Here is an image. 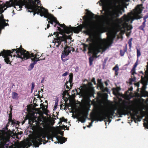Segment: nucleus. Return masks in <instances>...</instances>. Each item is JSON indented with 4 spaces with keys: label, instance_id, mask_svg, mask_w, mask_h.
<instances>
[{
    "label": "nucleus",
    "instance_id": "nucleus-23",
    "mask_svg": "<svg viewBox=\"0 0 148 148\" xmlns=\"http://www.w3.org/2000/svg\"><path fill=\"white\" fill-rule=\"evenodd\" d=\"M25 2L22 0H19L17 2V3L20 6L25 5Z\"/></svg>",
    "mask_w": 148,
    "mask_h": 148
},
{
    "label": "nucleus",
    "instance_id": "nucleus-4",
    "mask_svg": "<svg viewBox=\"0 0 148 148\" xmlns=\"http://www.w3.org/2000/svg\"><path fill=\"white\" fill-rule=\"evenodd\" d=\"M115 113L114 110L113 109L108 110L104 109L99 112L93 117L95 121H101L105 119L108 120V121L110 122L112 119V116Z\"/></svg>",
    "mask_w": 148,
    "mask_h": 148
},
{
    "label": "nucleus",
    "instance_id": "nucleus-27",
    "mask_svg": "<svg viewBox=\"0 0 148 148\" xmlns=\"http://www.w3.org/2000/svg\"><path fill=\"white\" fill-rule=\"evenodd\" d=\"M46 135H45L42 134V137H41V139H42L43 141V143L44 144H45L46 143L48 142V140L46 141L45 140V138L46 137Z\"/></svg>",
    "mask_w": 148,
    "mask_h": 148
},
{
    "label": "nucleus",
    "instance_id": "nucleus-24",
    "mask_svg": "<svg viewBox=\"0 0 148 148\" xmlns=\"http://www.w3.org/2000/svg\"><path fill=\"white\" fill-rule=\"evenodd\" d=\"M92 43L91 44H92ZM90 43L89 44V45H87L85 43H82V45L83 46V48H84V51H86L87 50V48H88H88L90 47Z\"/></svg>",
    "mask_w": 148,
    "mask_h": 148
},
{
    "label": "nucleus",
    "instance_id": "nucleus-54",
    "mask_svg": "<svg viewBox=\"0 0 148 148\" xmlns=\"http://www.w3.org/2000/svg\"><path fill=\"white\" fill-rule=\"evenodd\" d=\"M146 19H147L146 18L143 17V20H144V21L143 23H144L145 24H146L145 23L146 22Z\"/></svg>",
    "mask_w": 148,
    "mask_h": 148
},
{
    "label": "nucleus",
    "instance_id": "nucleus-19",
    "mask_svg": "<svg viewBox=\"0 0 148 148\" xmlns=\"http://www.w3.org/2000/svg\"><path fill=\"white\" fill-rule=\"evenodd\" d=\"M30 58H31L32 61H34L35 63H36V64L37 63V62L38 61L44 60V58H40L37 57H30Z\"/></svg>",
    "mask_w": 148,
    "mask_h": 148
},
{
    "label": "nucleus",
    "instance_id": "nucleus-2",
    "mask_svg": "<svg viewBox=\"0 0 148 148\" xmlns=\"http://www.w3.org/2000/svg\"><path fill=\"white\" fill-rule=\"evenodd\" d=\"M8 128L5 126L3 129L4 132L0 134V148H28L30 147L29 143L23 142H14V144H12L10 146H9L10 142V138L12 137V132L8 130Z\"/></svg>",
    "mask_w": 148,
    "mask_h": 148
},
{
    "label": "nucleus",
    "instance_id": "nucleus-38",
    "mask_svg": "<svg viewBox=\"0 0 148 148\" xmlns=\"http://www.w3.org/2000/svg\"><path fill=\"white\" fill-rule=\"evenodd\" d=\"M132 38H131L129 39L128 42V44H129V45L130 47V49H131L132 47Z\"/></svg>",
    "mask_w": 148,
    "mask_h": 148
},
{
    "label": "nucleus",
    "instance_id": "nucleus-15",
    "mask_svg": "<svg viewBox=\"0 0 148 148\" xmlns=\"http://www.w3.org/2000/svg\"><path fill=\"white\" fill-rule=\"evenodd\" d=\"M94 91L90 89L86 90L84 92L85 95L88 98H90L92 97H94Z\"/></svg>",
    "mask_w": 148,
    "mask_h": 148
},
{
    "label": "nucleus",
    "instance_id": "nucleus-21",
    "mask_svg": "<svg viewBox=\"0 0 148 148\" xmlns=\"http://www.w3.org/2000/svg\"><path fill=\"white\" fill-rule=\"evenodd\" d=\"M0 2H2V1H0ZM6 6L5 4L3 3L2 4H0V10L2 11V12H3L4 10H6L7 9V8H5L4 10H3V8L6 7Z\"/></svg>",
    "mask_w": 148,
    "mask_h": 148
},
{
    "label": "nucleus",
    "instance_id": "nucleus-37",
    "mask_svg": "<svg viewBox=\"0 0 148 148\" xmlns=\"http://www.w3.org/2000/svg\"><path fill=\"white\" fill-rule=\"evenodd\" d=\"M141 56V53L140 51V49H137V56L138 58L139 57Z\"/></svg>",
    "mask_w": 148,
    "mask_h": 148
},
{
    "label": "nucleus",
    "instance_id": "nucleus-20",
    "mask_svg": "<svg viewBox=\"0 0 148 148\" xmlns=\"http://www.w3.org/2000/svg\"><path fill=\"white\" fill-rule=\"evenodd\" d=\"M115 37V36L112 34H110L108 36V39L107 42H108L112 43Z\"/></svg>",
    "mask_w": 148,
    "mask_h": 148
},
{
    "label": "nucleus",
    "instance_id": "nucleus-55",
    "mask_svg": "<svg viewBox=\"0 0 148 148\" xmlns=\"http://www.w3.org/2000/svg\"><path fill=\"white\" fill-rule=\"evenodd\" d=\"M9 118H12V113L11 112H10V114H9Z\"/></svg>",
    "mask_w": 148,
    "mask_h": 148
},
{
    "label": "nucleus",
    "instance_id": "nucleus-40",
    "mask_svg": "<svg viewBox=\"0 0 148 148\" xmlns=\"http://www.w3.org/2000/svg\"><path fill=\"white\" fill-rule=\"evenodd\" d=\"M119 69V67L117 65H116L113 69V70L115 71V72L118 71Z\"/></svg>",
    "mask_w": 148,
    "mask_h": 148
},
{
    "label": "nucleus",
    "instance_id": "nucleus-3",
    "mask_svg": "<svg viewBox=\"0 0 148 148\" xmlns=\"http://www.w3.org/2000/svg\"><path fill=\"white\" fill-rule=\"evenodd\" d=\"M143 4H141L137 5L134 9L133 10V12H131L132 16L131 17L130 19L132 21L135 19H140L142 17L140 15L142 12V11L144 9V7H143ZM121 19L123 22L124 23L126 27H128V24L127 23L130 20L129 17L126 14H124L121 18Z\"/></svg>",
    "mask_w": 148,
    "mask_h": 148
},
{
    "label": "nucleus",
    "instance_id": "nucleus-22",
    "mask_svg": "<svg viewBox=\"0 0 148 148\" xmlns=\"http://www.w3.org/2000/svg\"><path fill=\"white\" fill-rule=\"evenodd\" d=\"M18 94L15 92H13L12 94V98L14 99H18Z\"/></svg>",
    "mask_w": 148,
    "mask_h": 148
},
{
    "label": "nucleus",
    "instance_id": "nucleus-29",
    "mask_svg": "<svg viewBox=\"0 0 148 148\" xmlns=\"http://www.w3.org/2000/svg\"><path fill=\"white\" fill-rule=\"evenodd\" d=\"M94 58L93 57H90L89 58V64L90 66H91L92 64V62L94 60Z\"/></svg>",
    "mask_w": 148,
    "mask_h": 148
},
{
    "label": "nucleus",
    "instance_id": "nucleus-47",
    "mask_svg": "<svg viewBox=\"0 0 148 148\" xmlns=\"http://www.w3.org/2000/svg\"><path fill=\"white\" fill-rule=\"evenodd\" d=\"M68 74V72H65L64 73H63L62 74V76L63 77L65 76H66Z\"/></svg>",
    "mask_w": 148,
    "mask_h": 148
},
{
    "label": "nucleus",
    "instance_id": "nucleus-14",
    "mask_svg": "<svg viewBox=\"0 0 148 148\" xmlns=\"http://www.w3.org/2000/svg\"><path fill=\"white\" fill-rule=\"evenodd\" d=\"M64 48L63 51L62 52L61 56V58L62 61L64 62L66 61L68 59L65 58L69 55V53L71 52V49L73 48H71V47L68 46L66 45Z\"/></svg>",
    "mask_w": 148,
    "mask_h": 148
},
{
    "label": "nucleus",
    "instance_id": "nucleus-5",
    "mask_svg": "<svg viewBox=\"0 0 148 148\" xmlns=\"http://www.w3.org/2000/svg\"><path fill=\"white\" fill-rule=\"evenodd\" d=\"M132 110L130 107L123 103L118 109L117 113L119 115V117H122V115H125L130 114L131 116L132 119L134 120L135 123H136V121H140V120L138 118L139 116L137 115L138 113V111H136L135 114H132L131 113Z\"/></svg>",
    "mask_w": 148,
    "mask_h": 148
},
{
    "label": "nucleus",
    "instance_id": "nucleus-25",
    "mask_svg": "<svg viewBox=\"0 0 148 148\" xmlns=\"http://www.w3.org/2000/svg\"><path fill=\"white\" fill-rule=\"evenodd\" d=\"M33 62L32 63L29 65V70H32L33 68L34 67V65L36 64V63H35L34 61H32Z\"/></svg>",
    "mask_w": 148,
    "mask_h": 148
},
{
    "label": "nucleus",
    "instance_id": "nucleus-13",
    "mask_svg": "<svg viewBox=\"0 0 148 148\" xmlns=\"http://www.w3.org/2000/svg\"><path fill=\"white\" fill-rule=\"evenodd\" d=\"M42 134H38L32 140V142L35 147H38L39 145L42 144V142L43 141L42 139H41Z\"/></svg>",
    "mask_w": 148,
    "mask_h": 148
},
{
    "label": "nucleus",
    "instance_id": "nucleus-61",
    "mask_svg": "<svg viewBox=\"0 0 148 148\" xmlns=\"http://www.w3.org/2000/svg\"><path fill=\"white\" fill-rule=\"evenodd\" d=\"M115 75H116V76L117 75H118V71H117L116 72H115Z\"/></svg>",
    "mask_w": 148,
    "mask_h": 148
},
{
    "label": "nucleus",
    "instance_id": "nucleus-10",
    "mask_svg": "<svg viewBox=\"0 0 148 148\" xmlns=\"http://www.w3.org/2000/svg\"><path fill=\"white\" fill-rule=\"evenodd\" d=\"M64 32L63 34H62V36H59V34H57L56 36V38H54V41L55 42L58 43V45H56V47H58L59 46L62 44L61 46L62 47H63V43L65 45H66L67 42V39L69 38V36L66 35Z\"/></svg>",
    "mask_w": 148,
    "mask_h": 148
},
{
    "label": "nucleus",
    "instance_id": "nucleus-11",
    "mask_svg": "<svg viewBox=\"0 0 148 148\" xmlns=\"http://www.w3.org/2000/svg\"><path fill=\"white\" fill-rule=\"evenodd\" d=\"M15 53H14L13 52L11 51L10 50L3 49V51L0 52V56H2L4 58L5 61L7 64L10 63L9 57H12V56L15 57Z\"/></svg>",
    "mask_w": 148,
    "mask_h": 148
},
{
    "label": "nucleus",
    "instance_id": "nucleus-12",
    "mask_svg": "<svg viewBox=\"0 0 148 148\" xmlns=\"http://www.w3.org/2000/svg\"><path fill=\"white\" fill-rule=\"evenodd\" d=\"M29 119L30 120H28V122L30 124H32L34 121L36 123V125L38 126L42 127H44L45 126L46 123L44 121V118L43 117L39 116L34 119L31 116Z\"/></svg>",
    "mask_w": 148,
    "mask_h": 148
},
{
    "label": "nucleus",
    "instance_id": "nucleus-53",
    "mask_svg": "<svg viewBox=\"0 0 148 148\" xmlns=\"http://www.w3.org/2000/svg\"><path fill=\"white\" fill-rule=\"evenodd\" d=\"M138 65V62L137 61L134 64V65L133 67H134L136 68V66H137Z\"/></svg>",
    "mask_w": 148,
    "mask_h": 148
},
{
    "label": "nucleus",
    "instance_id": "nucleus-28",
    "mask_svg": "<svg viewBox=\"0 0 148 148\" xmlns=\"http://www.w3.org/2000/svg\"><path fill=\"white\" fill-rule=\"evenodd\" d=\"M146 25V24L142 23V25L139 27V28L143 32H145V30L144 28L145 27Z\"/></svg>",
    "mask_w": 148,
    "mask_h": 148
},
{
    "label": "nucleus",
    "instance_id": "nucleus-32",
    "mask_svg": "<svg viewBox=\"0 0 148 148\" xmlns=\"http://www.w3.org/2000/svg\"><path fill=\"white\" fill-rule=\"evenodd\" d=\"M127 49L126 48L124 50V51H123L121 50H120V55L121 56H124L125 52L126 51Z\"/></svg>",
    "mask_w": 148,
    "mask_h": 148
},
{
    "label": "nucleus",
    "instance_id": "nucleus-9",
    "mask_svg": "<svg viewBox=\"0 0 148 148\" xmlns=\"http://www.w3.org/2000/svg\"><path fill=\"white\" fill-rule=\"evenodd\" d=\"M12 52H13L14 53L16 54L17 56H16L18 58H21L23 61H24L26 60H24V58L25 57H27L26 55L27 54H29V52L25 50L22 47V46L21 45L19 48L12 49Z\"/></svg>",
    "mask_w": 148,
    "mask_h": 148
},
{
    "label": "nucleus",
    "instance_id": "nucleus-52",
    "mask_svg": "<svg viewBox=\"0 0 148 148\" xmlns=\"http://www.w3.org/2000/svg\"><path fill=\"white\" fill-rule=\"evenodd\" d=\"M44 58V60H45V57L44 56L43 53L42 54L41 56H40V58Z\"/></svg>",
    "mask_w": 148,
    "mask_h": 148
},
{
    "label": "nucleus",
    "instance_id": "nucleus-60",
    "mask_svg": "<svg viewBox=\"0 0 148 148\" xmlns=\"http://www.w3.org/2000/svg\"><path fill=\"white\" fill-rule=\"evenodd\" d=\"M49 27H50V25H49V24H48L47 25V28H45V29L46 30L47 29H48Z\"/></svg>",
    "mask_w": 148,
    "mask_h": 148
},
{
    "label": "nucleus",
    "instance_id": "nucleus-43",
    "mask_svg": "<svg viewBox=\"0 0 148 148\" xmlns=\"http://www.w3.org/2000/svg\"><path fill=\"white\" fill-rule=\"evenodd\" d=\"M6 7L7 6V7H10L12 6L11 4L10 3V2H6Z\"/></svg>",
    "mask_w": 148,
    "mask_h": 148
},
{
    "label": "nucleus",
    "instance_id": "nucleus-16",
    "mask_svg": "<svg viewBox=\"0 0 148 148\" xmlns=\"http://www.w3.org/2000/svg\"><path fill=\"white\" fill-rule=\"evenodd\" d=\"M38 52H37L36 53V54L35 55H34V53H30L29 52V54H27L26 55V56H27V57H25L24 58V60H27L29 58H30V57H38L40 58V55L38 54Z\"/></svg>",
    "mask_w": 148,
    "mask_h": 148
},
{
    "label": "nucleus",
    "instance_id": "nucleus-35",
    "mask_svg": "<svg viewBox=\"0 0 148 148\" xmlns=\"http://www.w3.org/2000/svg\"><path fill=\"white\" fill-rule=\"evenodd\" d=\"M56 137H57V136H47V138H48V140H47L48 141V140H52V141H53V138L54 137L56 138Z\"/></svg>",
    "mask_w": 148,
    "mask_h": 148
},
{
    "label": "nucleus",
    "instance_id": "nucleus-30",
    "mask_svg": "<svg viewBox=\"0 0 148 148\" xmlns=\"http://www.w3.org/2000/svg\"><path fill=\"white\" fill-rule=\"evenodd\" d=\"M98 86L100 87V89L101 90H104V86L103 83H100L97 84Z\"/></svg>",
    "mask_w": 148,
    "mask_h": 148
},
{
    "label": "nucleus",
    "instance_id": "nucleus-8",
    "mask_svg": "<svg viewBox=\"0 0 148 148\" xmlns=\"http://www.w3.org/2000/svg\"><path fill=\"white\" fill-rule=\"evenodd\" d=\"M32 10V11L28 10L29 12H34V15H35L36 14L40 15L41 16H45L46 14L47 13V10L45 9L42 7L38 6L35 5L33 7H31L29 8Z\"/></svg>",
    "mask_w": 148,
    "mask_h": 148
},
{
    "label": "nucleus",
    "instance_id": "nucleus-7",
    "mask_svg": "<svg viewBox=\"0 0 148 148\" xmlns=\"http://www.w3.org/2000/svg\"><path fill=\"white\" fill-rule=\"evenodd\" d=\"M111 8L112 10L110 12L109 15L111 20L112 21L114 19L118 17L119 16V14H122V10L123 11L124 10L123 8L121 9L120 6L119 5H116V3H114L112 5Z\"/></svg>",
    "mask_w": 148,
    "mask_h": 148
},
{
    "label": "nucleus",
    "instance_id": "nucleus-50",
    "mask_svg": "<svg viewBox=\"0 0 148 148\" xmlns=\"http://www.w3.org/2000/svg\"><path fill=\"white\" fill-rule=\"evenodd\" d=\"M101 90L104 92L105 91L108 92V89L107 88H104V90Z\"/></svg>",
    "mask_w": 148,
    "mask_h": 148
},
{
    "label": "nucleus",
    "instance_id": "nucleus-34",
    "mask_svg": "<svg viewBox=\"0 0 148 148\" xmlns=\"http://www.w3.org/2000/svg\"><path fill=\"white\" fill-rule=\"evenodd\" d=\"M136 68L133 67L131 70V72L132 75H134V74L136 73L135 72Z\"/></svg>",
    "mask_w": 148,
    "mask_h": 148
},
{
    "label": "nucleus",
    "instance_id": "nucleus-58",
    "mask_svg": "<svg viewBox=\"0 0 148 148\" xmlns=\"http://www.w3.org/2000/svg\"><path fill=\"white\" fill-rule=\"evenodd\" d=\"M57 27L58 28V30L59 31H61L62 30V29H61V28L59 27Z\"/></svg>",
    "mask_w": 148,
    "mask_h": 148
},
{
    "label": "nucleus",
    "instance_id": "nucleus-63",
    "mask_svg": "<svg viewBox=\"0 0 148 148\" xmlns=\"http://www.w3.org/2000/svg\"><path fill=\"white\" fill-rule=\"evenodd\" d=\"M58 33V32H55L54 33H53V34H54V35H55V34H56V35L57 34H59V33Z\"/></svg>",
    "mask_w": 148,
    "mask_h": 148
},
{
    "label": "nucleus",
    "instance_id": "nucleus-17",
    "mask_svg": "<svg viewBox=\"0 0 148 148\" xmlns=\"http://www.w3.org/2000/svg\"><path fill=\"white\" fill-rule=\"evenodd\" d=\"M73 74L72 73H71L69 75V78L68 81H66V83H65L64 86L65 85L68 84V83H69L70 84V86L71 88L73 85V83H72L73 80Z\"/></svg>",
    "mask_w": 148,
    "mask_h": 148
},
{
    "label": "nucleus",
    "instance_id": "nucleus-45",
    "mask_svg": "<svg viewBox=\"0 0 148 148\" xmlns=\"http://www.w3.org/2000/svg\"><path fill=\"white\" fill-rule=\"evenodd\" d=\"M101 3H100V5H104L105 1L104 0H100Z\"/></svg>",
    "mask_w": 148,
    "mask_h": 148
},
{
    "label": "nucleus",
    "instance_id": "nucleus-39",
    "mask_svg": "<svg viewBox=\"0 0 148 148\" xmlns=\"http://www.w3.org/2000/svg\"><path fill=\"white\" fill-rule=\"evenodd\" d=\"M136 79V78L135 77H134L132 78H131L129 79V83L130 84H131L132 82L134 81Z\"/></svg>",
    "mask_w": 148,
    "mask_h": 148
},
{
    "label": "nucleus",
    "instance_id": "nucleus-18",
    "mask_svg": "<svg viewBox=\"0 0 148 148\" xmlns=\"http://www.w3.org/2000/svg\"><path fill=\"white\" fill-rule=\"evenodd\" d=\"M56 138L57 140H58V143L62 144L64 143L67 140V138L63 137L57 136Z\"/></svg>",
    "mask_w": 148,
    "mask_h": 148
},
{
    "label": "nucleus",
    "instance_id": "nucleus-6",
    "mask_svg": "<svg viewBox=\"0 0 148 148\" xmlns=\"http://www.w3.org/2000/svg\"><path fill=\"white\" fill-rule=\"evenodd\" d=\"M90 47L88 48L89 52L93 53V58H97L98 56L97 55L99 53L103 51L102 47L100 46L99 44L98 40L96 39L93 40L92 44H90Z\"/></svg>",
    "mask_w": 148,
    "mask_h": 148
},
{
    "label": "nucleus",
    "instance_id": "nucleus-44",
    "mask_svg": "<svg viewBox=\"0 0 148 148\" xmlns=\"http://www.w3.org/2000/svg\"><path fill=\"white\" fill-rule=\"evenodd\" d=\"M35 87V83L34 82H33L32 83V87H31V91H33Z\"/></svg>",
    "mask_w": 148,
    "mask_h": 148
},
{
    "label": "nucleus",
    "instance_id": "nucleus-31",
    "mask_svg": "<svg viewBox=\"0 0 148 148\" xmlns=\"http://www.w3.org/2000/svg\"><path fill=\"white\" fill-rule=\"evenodd\" d=\"M83 116L82 117V118L85 120L86 118L87 117L88 113L85 112L82 113Z\"/></svg>",
    "mask_w": 148,
    "mask_h": 148
},
{
    "label": "nucleus",
    "instance_id": "nucleus-49",
    "mask_svg": "<svg viewBox=\"0 0 148 148\" xmlns=\"http://www.w3.org/2000/svg\"><path fill=\"white\" fill-rule=\"evenodd\" d=\"M13 120L12 119V118H9L8 119V123H9L10 122L12 123L13 121Z\"/></svg>",
    "mask_w": 148,
    "mask_h": 148
},
{
    "label": "nucleus",
    "instance_id": "nucleus-41",
    "mask_svg": "<svg viewBox=\"0 0 148 148\" xmlns=\"http://www.w3.org/2000/svg\"><path fill=\"white\" fill-rule=\"evenodd\" d=\"M18 121H16L15 120H13V122L11 123V124L12 125H17L18 124Z\"/></svg>",
    "mask_w": 148,
    "mask_h": 148
},
{
    "label": "nucleus",
    "instance_id": "nucleus-33",
    "mask_svg": "<svg viewBox=\"0 0 148 148\" xmlns=\"http://www.w3.org/2000/svg\"><path fill=\"white\" fill-rule=\"evenodd\" d=\"M60 120L61 121V122H67V119H65L64 117L60 118Z\"/></svg>",
    "mask_w": 148,
    "mask_h": 148
},
{
    "label": "nucleus",
    "instance_id": "nucleus-62",
    "mask_svg": "<svg viewBox=\"0 0 148 148\" xmlns=\"http://www.w3.org/2000/svg\"><path fill=\"white\" fill-rule=\"evenodd\" d=\"M56 119V118H53L52 121H53V122H54V123H55V122L54 121V120H55Z\"/></svg>",
    "mask_w": 148,
    "mask_h": 148
},
{
    "label": "nucleus",
    "instance_id": "nucleus-64",
    "mask_svg": "<svg viewBox=\"0 0 148 148\" xmlns=\"http://www.w3.org/2000/svg\"><path fill=\"white\" fill-rule=\"evenodd\" d=\"M105 84L106 86H108V84L107 82H105Z\"/></svg>",
    "mask_w": 148,
    "mask_h": 148
},
{
    "label": "nucleus",
    "instance_id": "nucleus-48",
    "mask_svg": "<svg viewBox=\"0 0 148 148\" xmlns=\"http://www.w3.org/2000/svg\"><path fill=\"white\" fill-rule=\"evenodd\" d=\"M97 82L98 84H99L100 83H102V82H101V79H97Z\"/></svg>",
    "mask_w": 148,
    "mask_h": 148
},
{
    "label": "nucleus",
    "instance_id": "nucleus-46",
    "mask_svg": "<svg viewBox=\"0 0 148 148\" xmlns=\"http://www.w3.org/2000/svg\"><path fill=\"white\" fill-rule=\"evenodd\" d=\"M91 81L92 82H93L95 84H96V82L95 81V78L94 77H93Z\"/></svg>",
    "mask_w": 148,
    "mask_h": 148
},
{
    "label": "nucleus",
    "instance_id": "nucleus-1",
    "mask_svg": "<svg viewBox=\"0 0 148 148\" xmlns=\"http://www.w3.org/2000/svg\"><path fill=\"white\" fill-rule=\"evenodd\" d=\"M44 17L47 18V21L49 20L48 21L49 24L51 23L53 25V22L56 24H59V26L63 29L64 32L68 34L72 31L75 33H79L84 28L86 30L84 32L88 34L93 31L99 29V27L95 21L88 20H85L82 24H80L77 27H72L70 25V27L67 26L64 23L60 24L57 20L56 17L53 14L49 13L48 10Z\"/></svg>",
    "mask_w": 148,
    "mask_h": 148
},
{
    "label": "nucleus",
    "instance_id": "nucleus-59",
    "mask_svg": "<svg viewBox=\"0 0 148 148\" xmlns=\"http://www.w3.org/2000/svg\"><path fill=\"white\" fill-rule=\"evenodd\" d=\"M66 85V88L67 89H69V90L70 89V88L69 87V86L67 85H65V86Z\"/></svg>",
    "mask_w": 148,
    "mask_h": 148
},
{
    "label": "nucleus",
    "instance_id": "nucleus-42",
    "mask_svg": "<svg viewBox=\"0 0 148 148\" xmlns=\"http://www.w3.org/2000/svg\"><path fill=\"white\" fill-rule=\"evenodd\" d=\"M58 106V101H56L55 102V106H54V107L53 108V110H56L57 109Z\"/></svg>",
    "mask_w": 148,
    "mask_h": 148
},
{
    "label": "nucleus",
    "instance_id": "nucleus-57",
    "mask_svg": "<svg viewBox=\"0 0 148 148\" xmlns=\"http://www.w3.org/2000/svg\"><path fill=\"white\" fill-rule=\"evenodd\" d=\"M105 24H103L102 25V26L101 27V28L102 29H105L106 28L105 27Z\"/></svg>",
    "mask_w": 148,
    "mask_h": 148
},
{
    "label": "nucleus",
    "instance_id": "nucleus-51",
    "mask_svg": "<svg viewBox=\"0 0 148 148\" xmlns=\"http://www.w3.org/2000/svg\"><path fill=\"white\" fill-rule=\"evenodd\" d=\"M90 16L91 17H92V18H94V16L95 15V14H93L92 13L90 12Z\"/></svg>",
    "mask_w": 148,
    "mask_h": 148
},
{
    "label": "nucleus",
    "instance_id": "nucleus-56",
    "mask_svg": "<svg viewBox=\"0 0 148 148\" xmlns=\"http://www.w3.org/2000/svg\"><path fill=\"white\" fill-rule=\"evenodd\" d=\"M144 18L147 19L148 18V13H147L146 15H145L144 17Z\"/></svg>",
    "mask_w": 148,
    "mask_h": 148
},
{
    "label": "nucleus",
    "instance_id": "nucleus-26",
    "mask_svg": "<svg viewBox=\"0 0 148 148\" xmlns=\"http://www.w3.org/2000/svg\"><path fill=\"white\" fill-rule=\"evenodd\" d=\"M31 116L29 114H27L26 115V116L25 117V118L24 119V120L22 122L23 123H24L25 121L27 120H30V118Z\"/></svg>",
    "mask_w": 148,
    "mask_h": 148
},
{
    "label": "nucleus",
    "instance_id": "nucleus-36",
    "mask_svg": "<svg viewBox=\"0 0 148 148\" xmlns=\"http://www.w3.org/2000/svg\"><path fill=\"white\" fill-rule=\"evenodd\" d=\"M2 23H3L4 24L5 26H8L9 24H8V23H5V20L3 19V16H2Z\"/></svg>",
    "mask_w": 148,
    "mask_h": 148
}]
</instances>
